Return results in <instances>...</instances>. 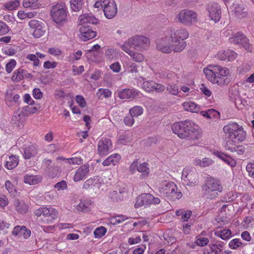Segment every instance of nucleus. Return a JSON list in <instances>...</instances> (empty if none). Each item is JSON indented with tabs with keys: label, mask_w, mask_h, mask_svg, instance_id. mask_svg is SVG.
<instances>
[{
	"label": "nucleus",
	"mask_w": 254,
	"mask_h": 254,
	"mask_svg": "<svg viewBox=\"0 0 254 254\" xmlns=\"http://www.w3.org/2000/svg\"><path fill=\"white\" fill-rule=\"evenodd\" d=\"M189 36V32L185 28L171 30L165 37L157 40V48L164 53L170 54L172 51L180 53L187 46L185 40Z\"/></svg>",
	"instance_id": "f257e3e1"
},
{
	"label": "nucleus",
	"mask_w": 254,
	"mask_h": 254,
	"mask_svg": "<svg viewBox=\"0 0 254 254\" xmlns=\"http://www.w3.org/2000/svg\"><path fill=\"white\" fill-rule=\"evenodd\" d=\"M203 72L206 78L212 84L223 86L230 82V70L226 67L210 64L203 68Z\"/></svg>",
	"instance_id": "f03ea898"
},
{
	"label": "nucleus",
	"mask_w": 254,
	"mask_h": 254,
	"mask_svg": "<svg viewBox=\"0 0 254 254\" xmlns=\"http://www.w3.org/2000/svg\"><path fill=\"white\" fill-rule=\"evenodd\" d=\"M173 132L180 138L195 140L200 137L201 131L198 125L190 121L177 122L172 126Z\"/></svg>",
	"instance_id": "7ed1b4c3"
},
{
	"label": "nucleus",
	"mask_w": 254,
	"mask_h": 254,
	"mask_svg": "<svg viewBox=\"0 0 254 254\" xmlns=\"http://www.w3.org/2000/svg\"><path fill=\"white\" fill-rule=\"evenodd\" d=\"M157 190L161 197L171 201H175L183 196L182 192L178 190L177 185L169 181H163L159 183Z\"/></svg>",
	"instance_id": "20e7f679"
},
{
	"label": "nucleus",
	"mask_w": 254,
	"mask_h": 254,
	"mask_svg": "<svg viewBox=\"0 0 254 254\" xmlns=\"http://www.w3.org/2000/svg\"><path fill=\"white\" fill-rule=\"evenodd\" d=\"M204 194L207 199H213L217 198L223 190L221 181L212 177H208L205 180L202 187Z\"/></svg>",
	"instance_id": "39448f33"
},
{
	"label": "nucleus",
	"mask_w": 254,
	"mask_h": 254,
	"mask_svg": "<svg viewBox=\"0 0 254 254\" xmlns=\"http://www.w3.org/2000/svg\"><path fill=\"white\" fill-rule=\"evenodd\" d=\"M223 131L228 135L230 138L237 139L242 142L246 139L247 133L243 127L235 122H231L225 125Z\"/></svg>",
	"instance_id": "423d86ee"
},
{
	"label": "nucleus",
	"mask_w": 254,
	"mask_h": 254,
	"mask_svg": "<svg viewBox=\"0 0 254 254\" xmlns=\"http://www.w3.org/2000/svg\"><path fill=\"white\" fill-rule=\"evenodd\" d=\"M34 214L36 217H41L39 221L44 224L52 223L58 216V211L52 207H41L35 210Z\"/></svg>",
	"instance_id": "0eeeda50"
},
{
	"label": "nucleus",
	"mask_w": 254,
	"mask_h": 254,
	"mask_svg": "<svg viewBox=\"0 0 254 254\" xmlns=\"http://www.w3.org/2000/svg\"><path fill=\"white\" fill-rule=\"evenodd\" d=\"M94 7L98 8L101 7L105 16L108 19L114 18L118 11L114 0H99L94 3Z\"/></svg>",
	"instance_id": "6e6552de"
},
{
	"label": "nucleus",
	"mask_w": 254,
	"mask_h": 254,
	"mask_svg": "<svg viewBox=\"0 0 254 254\" xmlns=\"http://www.w3.org/2000/svg\"><path fill=\"white\" fill-rule=\"evenodd\" d=\"M124 43L128 44V48H133L139 51L147 50L150 47V40L146 37L141 35H135L130 38Z\"/></svg>",
	"instance_id": "1a4fd4ad"
},
{
	"label": "nucleus",
	"mask_w": 254,
	"mask_h": 254,
	"mask_svg": "<svg viewBox=\"0 0 254 254\" xmlns=\"http://www.w3.org/2000/svg\"><path fill=\"white\" fill-rule=\"evenodd\" d=\"M67 13V8L63 3L54 5L51 10V16L57 24H62L66 21Z\"/></svg>",
	"instance_id": "9d476101"
},
{
	"label": "nucleus",
	"mask_w": 254,
	"mask_h": 254,
	"mask_svg": "<svg viewBox=\"0 0 254 254\" xmlns=\"http://www.w3.org/2000/svg\"><path fill=\"white\" fill-rule=\"evenodd\" d=\"M160 203V199L154 197L150 193H143L138 196L136 199L134 207L136 208L144 206L146 207L151 204H158Z\"/></svg>",
	"instance_id": "9b49d317"
},
{
	"label": "nucleus",
	"mask_w": 254,
	"mask_h": 254,
	"mask_svg": "<svg viewBox=\"0 0 254 254\" xmlns=\"http://www.w3.org/2000/svg\"><path fill=\"white\" fill-rule=\"evenodd\" d=\"M177 17L181 23L190 25L196 21L197 15L192 10L184 9L180 11Z\"/></svg>",
	"instance_id": "f8f14e48"
},
{
	"label": "nucleus",
	"mask_w": 254,
	"mask_h": 254,
	"mask_svg": "<svg viewBox=\"0 0 254 254\" xmlns=\"http://www.w3.org/2000/svg\"><path fill=\"white\" fill-rule=\"evenodd\" d=\"M113 150V144L110 138L102 137L97 143V154L100 156H105Z\"/></svg>",
	"instance_id": "ddd939ff"
},
{
	"label": "nucleus",
	"mask_w": 254,
	"mask_h": 254,
	"mask_svg": "<svg viewBox=\"0 0 254 254\" xmlns=\"http://www.w3.org/2000/svg\"><path fill=\"white\" fill-rule=\"evenodd\" d=\"M29 26L33 30V35L36 38L43 36L46 31V27L44 23L37 20H31L29 22Z\"/></svg>",
	"instance_id": "4468645a"
},
{
	"label": "nucleus",
	"mask_w": 254,
	"mask_h": 254,
	"mask_svg": "<svg viewBox=\"0 0 254 254\" xmlns=\"http://www.w3.org/2000/svg\"><path fill=\"white\" fill-rule=\"evenodd\" d=\"M207 9L208 12V16L211 20L215 23L220 20L221 17V10L220 6L217 3L208 4Z\"/></svg>",
	"instance_id": "2eb2a0df"
},
{
	"label": "nucleus",
	"mask_w": 254,
	"mask_h": 254,
	"mask_svg": "<svg viewBox=\"0 0 254 254\" xmlns=\"http://www.w3.org/2000/svg\"><path fill=\"white\" fill-rule=\"evenodd\" d=\"M142 93L134 88H125L118 92V95L122 99H129L140 98L142 96Z\"/></svg>",
	"instance_id": "dca6fc26"
},
{
	"label": "nucleus",
	"mask_w": 254,
	"mask_h": 254,
	"mask_svg": "<svg viewBox=\"0 0 254 254\" xmlns=\"http://www.w3.org/2000/svg\"><path fill=\"white\" fill-rule=\"evenodd\" d=\"M229 40L232 43L242 45L246 50L249 49V40L241 33L239 32L233 35L229 38Z\"/></svg>",
	"instance_id": "f3484780"
},
{
	"label": "nucleus",
	"mask_w": 254,
	"mask_h": 254,
	"mask_svg": "<svg viewBox=\"0 0 254 254\" xmlns=\"http://www.w3.org/2000/svg\"><path fill=\"white\" fill-rule=\"evenodd\" d=\"M182 177L186 178L190 185H193L198 182V175L192 168H185L182 172Z\"/></svg>",
	"instance_id": "a211bd4d"
},
{
	"label": "nucleus",
	"mask_w": 254,
	"mask_h": 254,
	"mask_svg": "<svg viewBox=\"0 0 254 254\" xmlns=\"http://www.w3.org/2000/svg\"><path fill=\"white\" fill-rule=\"evenodd\" d=\"M128 44L123 43L121 46L122 49L131 58L132 60L137 63H141L144 60V56L141 53L135 52L128 48Z\"/></svg>",
	"instance_id": "6ab92c4d"
},
{
	"label": "nucleus",
	"mask_w": 254,
	"mask_h": 254,
	"mask_svg": "<svg viewBox=\"0 0 254 254\" xmlns=\"http://www.w3.org/2000/svg\"><path fill=\"white\" fill-rule=\"evenodd\" d=\"M80 33V38L81 40L86 41L94 38L96 32L92 30L89 26L83 25L79 29Z\"/></svg>",
	"instance_id": "aec40b11"
},
{
	"label": "nucleus",
	"mask_w": 254,
	"mask_h": 254,
	"mask_svg": "<svg viewBox=\"0 0 254 254\" xmlns=\"http://www.w3.org/2000/svg\"><path fill=\"white\" fill-rule=\"evenodd\" d=\"M88 164H84L80 166L75 171L73 176V180L77 182L84 179L89 172Z\"/></svg>",
	"instance_id": "412c9836"
},
{
	"label": "nucleus",
	"mask_w": 254,
	"mask_h": 254,
	"mask_svg": "<svg viewBox=\"0 0 254 254\" xmlns=\"http://www.w3.org/2000/svg\"><path fill=\"white\" fill-rule=\"evenodd\" d=\"M31 231L25 226L17 225L14 227L11 234L14 236L23 237L24 239H27L31 236Z\"/></svg>",
	"instance_id": "4be33fe9"
},
{
	"label": "nucleus",
	"mask_w": 254,
	"mask_h": 254,
	"mask_svg": "<svg viewBox=\"0 0 254 254\" xmlns=\"http://www.w3.org/2000/svg\"><path fill=\"white\" fill-rule=\"evenodd\" d=\"M212 154L216 156L218 158L220 159L227 165L235 167L236 165V161L230 155H227L225 153L218 151H214Z\"/></svg>",
	"instance_id": "5701e85b"
},
{
	"label": "nucleus",
	"mask_w": 254,
	"mask_h": 254,
	"mask_svg": "<svg viewBox=\"0 0 254 254\" xmlns=\"http://www.w3.org/2000/svg\"><path fill=\"white\" fill-rule=\"evenodd\" d=\"M237 56V53L230 50L221 51L218 53V57L221 61H233Z\"/></svg>",
	"instance_id": "b1692460"
},
{
	"label": "nucleus",
	"mask_w": 254,
	"mask_h": 254,
	"mask_svg": "<svg viewBox=\"0 0 254 254\" xmlns=\"http://www.w3.org/2000/svg\"><path fill=\"white\" fill-rule=\"evenodd\" d=\"M78 22L80 25L86 23L97 24L98 20L93 15L88 13H85L80 15L78 18Z\"/></svg>",
	"instance_id": "393cba45"
},
{
	"label": "nucleus",
	"mask_w": 254,
	"mask_h": 254,
	"mask_svg": "<svg viewBox=\"0 0 254 254\" xmlns=\"http://www.w3.org/2000/svg\"><path fill=\"white\" fill-rule=\"evenodd\" d=\"M121 157L118 153H114L110 155L102 163V165L104 166H108L109 165L115 166L117 165L120 161Z\"/></svg>",
	"instance_id": "a878e982"
},
{
	"label": "nucleus",
	"mask_w": 254,
	"mask_h": 254,
	"mask_svg": "<svg viewBox=\"0 0 254 254\" xmlns=\"http://www.w3.org/2000/svg\"><path fill=\"white\" fill-rule=\"evenodd\" d=\"M38 153V149L35 146L28 145L24 148L23 157L26 159H30L35 156Z\"/></svg>",
	"instance_id": "bb28decb"
},
{
	"label": "nucleus",
	"mask_w": 254,
	"mask_h": 254,
	"mask_svg": "<svg viewBox=\"0 0 254 254\" xmlns=\"http://www.w3.org/2000/svg\"><path fill=\"white\" fill-rule=\"evenodd\" d=\"M24 183L29 185H33L38 184L42 180V177L40 175H26L24 177Z\"/></svg>",
	"instance_id": "cd10ccee"
},
{
	"label": "nucleus",
	"mask_w": 254,
	"mask_h": 254,
	"mask_svg": "<svg viewBox=\"0 0 254 254\" xmlns=\"http://www.w3.org/2000/svg\"><path fill=\"white\" fill-rule=\"evenodd\" d=\"M183 107L185 111L192 113H198L200 110V106L191 101H187L183 104Z\"/></svg>",
	"instance_id": "c85d7f7f"
},
{
	"label": "nucleus",
	"mask_w": 254,
	"mask_h": 254,
	"mask_svg": "<svg viewBox=\"0 0 254 254\" xmlns=\"http://www.w3.org/2000/svg\"><path fill=\"white\" fill-rule=\"evenodd\" d=\"M93 206V203L90 199L81 200L77 205L76 209L79 211L87 212L89 211Z\"/></svg>",
	"instance_id": "c756f323"
},
{
	"label": "nucleus",
	"mask_w": 254,
	"mask_h": 254,
	"mask_svg": "<svg viewBox=\"0 0 254 254\" xmlns=\"http://www.w3.org/2000/svg\"><path fill=\"white\" fill-rule=\"evenodd\" d=\"M214 163V161L211 158L205 157L202 159L196 158L194 160V164L201 168H205L212 165Z\"/></svg>",
	"instance_id": "7c9ffc66"
},
{
	"label": "nucleus",
	"mask_w": 254,
	"mask_h": 254,
	"mask_svg": "<svg viewBox=\"0 0 254 254\" xmlns=\"http://www.w3.org/2000/svg\"><path fill=\"white\" fill-rule=\"evenodd\" d=\"M214 234L223 240H228L232 237V232L230 229H225L222 230H216Z\"/></svg>",
	"instance_id": "2f4dec72"
},
{
	"label": "nucleus",
	"mask_w": 254,
	"mask_h": 254,
	"mask_svg": "<svg viewBox=\"0 0 254 254\" xmlns=\"http://www.w3.org/2000/svg\"><path fill=\"white\" fill-rule=\"evenodd\" d=\"M19 157L16 155H11L6 161L5 167L8 170H12L15 168L19 163Z\"/></svg>",
	"instance_id": "473e14b6"
},
{
	"label": "nucleus",
	"mask_w": 254,
	"mask_h": 254,
	"mask_svg": "<svg viewBox=\"0 0 254 254\" xmlns=\"http://www.w3.org/2000/svg\"><path fill=\"white\" fill-rule=\"evenodd\" d=\"M176 214L180 217V219L183 222L188 221L189 219L192 215L191 211L190 210H185L183 209L177 210L176 211Z\"/></svg>",
	"instance_id": "72a5a7b5"
},
{
	"label": "nucleus",
	"mask_w": 254,
	"mask_h": 254,
	"mask_svg": "<svg viewBox=\"0 0 254 254\" xmlns=\"http://www.w3.org/2000/svg\"><path fill=\"white\" fill-rule=\"evenodd\" d=\"M245 246L240 239L235 238L231 240L228 243V246L231 250H236L241 249Z\"/></svg>",
	"instance_id": "f704fd0d"
},
{
	"label": "nucleus",
	"mask_w": 254,
	"mask_h": 254,
	"mask_svg": "<svg viewBox=\"0 0 254 254\" xmlns=\"http://www.w3.org/2000/svg\"><path fill=\"white\" fill-rule=\"evenodd\" d=\"M137 171L142 173V174L140 176L141 179H144L147 177L150 172L148 164L147 163H143L139 164L137 167Z\"/></svg>",
	"instance_id": "c9c22d12"
},
{
	"label": "nucleus",
	"mask_w": 254,
	"mask_h": 254,
	"mask_svg": "<svg viewBox=\"0 0 254 254\" xmlns=\"http://www.w3.org/2000/svg\"><path fill=\"white\" fill-rule=\"evenodd\" d=\"M225 243L221 241H218L215 244L210 245L211 251L215 254H220L222 251Z\"/></svg>",
	"instance_id": "e433bc0d"
},
{
	"label": "nucleus",
	"mask_w": 254,
	"mask_h": 254,
	"mask_svg": "<svg viewBox=\"0 0 254 254\" xmlns=\"http://www.w3.org/2000/svg\"><path fill=\"white\" fill-rule=\"evenodd\" d=\"M128 219V217L126 215H117L116 216L111 217L110 218L109 222L111 224L113 225H117L121 223H123V222L125 221Z\"/></svg>",
	"instance_id": "4c0bfd02"
},
{
	"label": "nucleus",
	"mask_w": 254,
	"mask_h": 254,
	"mask_svg": "<svg viewBox=\"0 0 254 254\" xmlns=\"http://www.w3.org/2000/svg\"><path fill=\"white\" fill-rule=\"evenodd\" d=\"M244 8L240 5L235 7L234 10L235 16L239 19L246 17L247 13L244 11Z\"/></svg>",
	"instance_id": "58836bf2"
},
{
	"label": "nucleus",
	"mask_w": 254,
	"mask_h": 254,
	"mask_svg": "<svg viewBox=\"0 0 254 254\" xmlns=\"http://www.w3.org/2000/svg\"><path fill=\"white\" fill-rule=\"evenodd\" d=\"M129 113L133 117H137L143 114V109L140 106H135L129 109Z\"/></svg>",
	"instance_id": "ea45409f"
},
{
	"label": "nucleus",
	"mask_w": 254,
	"mask_h": 254,
	"mask_svg": "<svg viewBox=\"0 0 254 254\" xmlns=\"http://www.w3.org/2000/svg\"><path fill=\"white\" fill-rule=\"evenodd\" d=\"M24 70L21 68H18L14 71L11 77V80L14 82H19L23 78Z\"/></svg>",
	"instance_id": "a19ab883"
},
{
	"label": "nucleus",
	"mask_w": 254,
	"mask_h": 254,
	"mask_svg": "<svg viewBox=\"0 0 254 254\" xmlns=\"http://www.w3.org/2000/svg\"><path fill=\"white\" fill-rule=\"evenodd\" d=\"M70 3L72 11H78L82 8L83 0H71Z\"/></svg>",
	"instance_id": "79ce46f5"
},
{
	"label": "nucleus",
	"mask_w": 254,
	"mask_h": 254,
	"mask_svg": "<svg viewBox=\"0 0 254 254\" xmlns=\"http://www.w3.org/2000/svg\"><path fill=\"white\" fill-rule=\"evenodd\" d=\"M154 81L152 80L145 81L142 85V88L145 91L152 92Z\"/></svg>",
	"instance_id": "37998d69"
},
{
	"label": "nucleus",
	"mask_w": 254,
	"mask_h": 254,
	"mask_svg": "<svg viewBox=\"0 0 254 254\" xmlns=\"http://www.w3.org/2000/svg\"><path fill=\"white\" fill-rule=\"evenodd\" d=\"M23 115L25 116H29L30 115L36 113L38 111V109L35 107L26 106L23 108Z\"/></svg>",
	"instance_id": "c03bdc74"
},
{
	"label": "nucleus",
	"mask_w": 254,
	"mask_h": 254,
	"mask_svg": "<svg viewBox=\"0 0 254 254\" xmlns=\"http://www.w3.org/2000/svg\"><path fill=\"white\" fill-rule=\"evenodd\" d=\"M19 0H14L6 2L4 6L9 10H13L15 9L19 6Z\"/></svg>",
	"instance_id": "a18cd8bd"
},
{
	"label": "nucleus",
	"mask_w": 254,
	"mask_h": 254,
	"mask_svg": "<svg viewBox=\"0 0 254 254\" xmlns=\"http://www.w3.org/2000/svg\"><path fill=\"white\" fill-rule=\"evenodd\" d=\"M97 94L99 96V97L103 96L105 98H109L111 96L112 92L108 89L100 88L98 90Z\"/></svg>",
	"instance_id": "49530a36"
},
{
	"label": "nucleus",
	"mask_w": 254,
	"mask_h": 254,
	"mask_svg": "<svg viewBox=\"0 0 254 254\" xmlns=\"http://www.w3.org/2000/svg\"><path fill=\"white\" fill-rule=\"evenodd\" d=\"M233 139L228 140L225 143L224 147L226 150L230 151L231 152H235V147L236 144L235 141H233Z\"/></svg>",
	"instance_id": "de8ad7c7"
},
{
	"label": "nucleus",
	"mask_w": 254,
	"mask_h": 254,
	"mask_svg": "<svg viewBox=\"0 0 254 254\" xmlns=\"http://www.w3.org/2000/svg\"><path fill=\"white\" fill-rule=\"evenodd\" d=\"M67 162L69 165H81L83 163V159L81 157H71L67 158Z\"/></svg>",
	"instance_id": "09e8293b"
},
{
	"label": "nucleus",
	"mask_w": 254,
	"mask_h": 254,
	"mask_svg": "<svg viewBox=\"0 0 254 254\" xmlns=\"http://www.w3.org/2000/svg\"><path fill=\"white\" fill-rule=\"evenodd\" d=\"M16 65V62L14 59H11L5 65V70L8 73H10L13 70Z\"/></svg>",
	"instance_id": "8fccbe9b"
},
{
	"label": "nucleus",
	"mask_w": 254,
	"mask_h": 254,
	"mask_svg": "<svg viewBox=\"0 0 254 254\" xmlns=\"http://www.w3.org/2000/svg\"><path fill=\"white\" fill-rule=\"evenodd\" d=\"M209 243L208 238L204 237H197L195 240L196 244L200 247H203L207 245Z\"/></svg>",
	"instance_id": "3c124183"
},
{
	"label": "nucleus",
	"mask_w": 254,
	"mask_h": 254,
	"mask_svg": "<svg viewBox=\"0 0 254 254\" xmlns=\"http://www.w3.org/2000/svg\"><path fill=\"white\" fill-rule=\"evenodd\" d=\"M5 187L9 193L14 194L16 191L14 186L9 180L6 181L4 184Z\"/></svg>",
	"instance_id": "603ef678"
},
{
	"label": "nucleus",
	"mask_w": 254,
	"mask_h": 254,
	"mask_svg": "<svg viewBox=\"0 0 254 254\" xmlns=\"http://www.w3.org/2000/svg\"><path fill=\"white\" fill-rule=\"evenodd\" d=\"M75 101L79 106L82 108L85 107L87 105L85 99L82 95L76 96Z\"/></svg>",
	"instance_id": "864d4df0"
},
{
	"label": "nucleus",
	"mask_w": 254,
	"mask_h": 254,
	"mask_svg": "<svg viewBox=\"0 0 254 254\" xmlns=\"http://www.w3.org/2000/svg\"><path fill=\"white\" fill-rule=\"evenodd\" d=\"M26 58L33 62V64L34 66H37L39 65L40 61L36 55L32 54H28L26 56Z\"/></svg>",
	"instance_id": "5fc2aeb1"
},
{
	"label": "nucleus",
	"mask_w": 254,
	"mask_h": 254,
	"mask_svg": "<svg viewBox=\"0 0 254 254\" xmlns=\"http://www.w3.org/2000/svg\"><path fill=\"white\" fill-rule=\"evenodd\" d=\"M48 53L55 57H57L62 54V51L59 48L53 47L49 49Z\"/></svg>",
	"instance_id": "6e6d98bb"
},
{
	"label": "nucleus",
	"mask_w": 254,
	"mask_h": 254,
	"mask_svg": "<svg viewBox=\"0 0 254 254\" xmlns=\"http://www.w3.org/2000/svg\"><path fill=\"white\" fill-rule=\"evenodd\" d=\"M167 89L170 93L172 95H176L179 92V88L176 84H169L167 87Z\"/></svg>",
	"instance_id": "4d7b16f0"
},
{
	"label": "nucleus",
	"mask_w": 254,
	"mask_h": 254,
	"mask_svg": "<svg viewBox=\"0 0 254 254\" xmlns=\"http://www.w3.org/2000/svg\"><path fill=\"white\" fill-rule=\"evenodd\" d=\"M105 55L108 59L113 60L116 57V51L114 49H109L106 51Z\"/></svg>",
	"instance_id": "13d9d810"
},
{
	"label": "nucleus",
	"mask_w": 254,
	"mask_h": 254,
	"mask_svg": "<svg viewBox=\"0 0 254 254\" xmlns=\"http://www.w3.org/2000/svg\"><path fill=\"white\" fill-rule=\"evenodd\" d=\"M153 85L152 92H156L157 93H161L163 92L165 89V86L162 84L154 82V84Z\"/></svg>",
	"instance_id": "bf43d9fd"
},
{
	"label": "nucleus",
	"mask_w": 254,
	"mask_h": 254,
	"mask_svg": "<svg viewBox=\"0 0 254 254\" xmlns=\"http://www.w3.org/2000/svg\"><path fill=\"white\" fill-rule=\"evenodd\" d=\"M9 30L8 26L4 22L0 21V36L7 34Z\"/></svg>",
	"instance_id": "052dcab7"
},
{
	"label": "nucleus",
	"mask_w": 254,
	"mask_h": 254,
	"mask_svg": "<svg viewBox=\"0 0 254 254\" xmlns=\"http://www.w3.org/2000/svg\"><path fill=\"white\" fill-rule=\"evenodd\" d=\"M124 122L126 126L128 127H132L134 124L135 121L133 117L130 115L127 116L124 118Z\"/></svg>",
	"instance_id": "680f3d73"
},
{
	"label": "nucleus",
	"mask_w": 254,
	"mask_h": 254,
	"mask_svg": "<svg viewBox=\"0 0 254 254\" xmlns=\"http://www.w3.org/2000/svg\"><path fill=\"white\" fill-rule=\"evenodd\" d=\"M106 232V229L102 226L96 228L94 232V234L96 237H101L105 234Z\"/></svg>",
	"instance_id": "e2e57ef3"
},
{
	"label": "nucleus",
	"mask_w": 254,
	"mask_h": 254,
	"mask_svg": "<svg viewBox=\"0 0 254 254\" xmlns=\"http://www.w3.org/2000/svg\"><path fill=\"white\" fill-rule=\"evenodd\" d=\"M246 170L249 175L254 178V160L252 162L248 163L246 166Z\"/></svg>",
	"instance_id": "0e129e2a"
},
{
	"label": "nucleus",
	"mask_w": 254,
	"mask_h": 254,
	"mask_svg": "<svg viewBox=\"0 0 254 254\" xmlns=\"http://www.w3.org/2000/svg\"><path fill=\"white\" fill-rule=\"evenodd\" d=\"M58 63L55 61L50 62L48 61L44 63L43 67L45 69L54 68L56 67Z\"/></svg>",
	"instance_id": "69168bd1"
},
{
	"label": "nucleus",
	"mask_w": 254,
	"mask_h": 254,
	"mask_svg": "<svg viewBox=\"0 0 254 254\" xmlns=\"http://www.w3.org/2000/svg\"><path fill=\"white\" fill-rule=\"evenodd\" d=\"M120 140L122 143H125L126 142H130L131 141V137L129 134L125 133L121 135Z\"/></svg>",
	"instance_id": "338daca9"
},
{
	"label": "nucleus",
	"mask_w": 254,
	"mask_h": 254,
	"mask_svg": "<svg viewBox=\"0 0 254 254\" xmlns=\"http://www.w3.org/2000/svg\"><path fill=\"white\" fill-rule=\"evenodd\" d=\"M209 118L214 119H219L220 118V113L217 111L211 109L209 110Z\"/></svg>",
	"instance_id": "774afa93"
}]
</instances>
